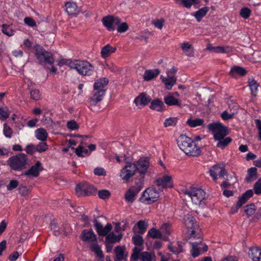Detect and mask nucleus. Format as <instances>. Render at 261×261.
Returning <instances> with one entry per match:
<instances>
[{
  "instance_id": "obj_43",
  "label": "nucleus",
  "mask_w": 261,
  "mask_h": 261,
  "mask_svg": "<svg viewBox=\"0 0 261 261\" xmlns=\"http://www.w3.org/2000/svg\"><path fill=\"white\" fill-rule=\"evenodd\" d=\"M2 27V31L4 34L8 36H12L14 35V31L12 29L11 25L3 24Z\"/></svg>"
},
{
  "instance_id": "obj_10",
  "label": "nucleus",
  "mask_w": 261,
  "mask_h": 261,
  "mask_svg": "<svg viewBox=\"0 0 261 261\" xmlns=\"http://www.w3.org/2000/svg\"><path fill=\"white\" fill-rule=\"evenodd\" d=\"M136 171L141 175H144L149 167V160L147 157H141L138 161L133 163Z\"/></svg>"
},
{
  "instance_id": "obj_61",
  "label": "nucleus",
  "mask_w": 261,
  "mask_h": 261,
  "mask_svg": "<svg viewBox=\"0 0 261 261\" xmlns=\"http://www.w3.org/2000/svg\"><path fill=\"white\" fill-rule=\"evenodd\" d=\"M67 127L70 130H75L79 128V125L75 120H72L67 122Z\"/></svg>"
},
{
  "instance_id": "obj_5",
  "label": "nucleus",
  "mask_w": 261,
  "mask_h": 261,
  "mask_svg": "<svg viewBox=\"0 0 261 261\" xmlns=\"http://www.w3.org/2000/svg\"><path fill=\"white\" fill-rule=\"evenodd\" d=\"M208 128L214 135V139H222L228 134V128L220 122L210 123L208 125Z\"/></svg>"
},
{
  "instance_id": "obj_22",
  "label": "nucleus",
  "mask_w": 261,
  "mask_h": 261,
  "mask_svg": "<svg viewBox=\"0 0 261 261\" xmlns=\"http://www.w3.org/2000/svg\"><path fill=\"white\" fill-rule=\"evenodd\" d=\"M229 75L234 79L245 75V68L239 66H233L229 72Z\"/></svg>"
},
{
  "instance_id": "obj_63",
  "label": "nucleus",
  "mask_w": 261,
  "mask_h": 261,
  "mask_svg": "<svg viewBox=\"0 0 261 261\" xmlns=\"http://www.w3.org/2000/svg\"><path fill=\"white\" fill-rule=\"evenodd\" d=\"M254 191L256 194L259 195L261 194V178L255 183L254 185Z\"/></svg>"
},
{
  "instance_id": "obj_64",
  "label": "nucleus",
  "mask_w": 261,
  "mask_h": 261,
  "mask_svg": "<svg viewBox=\"0 0 261 261\" xmlns=\"http://www.w3.org/2000/svg\"><path fill=\"white\" fill-rule=\"evenodd\" d=\"M227 104L230 111L234 112V113L239 108V105L236 102H233L232 100L228 101Z\"/></svg>"
},
{
  "instance_id": "obj_37",
  "label": "nucleus",
  "mask_w": 261,
  "mask_h": 261,
  "mask_svg": "<svg viewBox=\"0 0 261 261\" xmlns=\"http://www.w3.org/2000/svg\"><path fill=\"white\" fill-rule=\"evenodd\" d=\"M67 13L70 15H75L77 9V5L74 2H67L65 4Z\"/></svg>"
},
{
  "instance_id": "obj_12",
  "label": "nucleus",
  "mask_w": 261,
  "mask_h": 261,
  "mask_svg": "<svg viewBox=\"0 0 261 261\" xmlns=\"http://www.w3.org/2000/svg\"><path fill=\"white\" fill-rule=\"evenodd\" d=\"M136 171L133 163H128V164L122 169L120 176L123 180L128 181L135 175Z\"/></svg>"
},
{
  "instance_id": "obj_44",
  "label": "nucleus",
  "mask_w": 261,
  "mask_h": 261,
  "mask_svg": "<svg viewBox=\"0 0 261 261\" xmlns=\"http://www.w3.org/2000/svg\"><path fill=\"white\" fill-rule=\"evenodd\" d=\"M177 120L178 119L176 117H170L167 118L164 122V126L165 127L174 126L177 124Z\"/></svg>"
},
{
  "instance_id": "obj_20",
  "label": "nucleus",
  "mask_w": 261,
  "mask_h": 261,
  "mask_svg": "<svg viewBox=\"0 0 261 261\" xmlns=\"http://www.w3.org/2000/svg\"><path fill=\"white\" fill-rule=\"evenodd\" d=\"M151 98L145 93H141L134 100L136 106H145L150 102Z\"/></svg>"
},
{
  "instance_id": "obj_3",
  "label": "nucleus",
  "mask_w": 261,
  "mask_h": 261,
  "mask_svg": "<svg viewBox=\"0 0 261 261\" xmlns=\"http://www.w3.org/2000/svg\"><path fill=\"white\" fill-rule=\"evenodd\" d=\"M160 193L154 188H147L139 198V201L145 204H151L159 200Z\"/></svg>"
},
{
  "instance_id": "obj_11",
  "label": "nucleus",
  "mask_w": 261,
  "mask_h": 261,
  "mask_svg": "<svg viewBox=\"0 0 261 261\" xmlns=\"http://www.w3.org/2000/svg\"><path fill=\"white\" fill-rule=\"evenodd\" d=\"M77 71L82 75H91L94 70V67L90 63L85 61H80L78 62Z\"/></svg>"
},
{
  "instance_id": "obj_49",
  "label": "nucleus",
  "mask_w": 261,
  "mask_h": 261,
  "mask_svg": "<svg viewBox=\"0 0 261 261\" xmlns=\"http://www.w3.org/2000/svg\"><path fill=\"white\" fill-rule=\"evenodd\" d=\"M30 97L35 100H38L41 98L40 91L37 89H30Z\"/></svg>"
},
{
  "instance_id": "obj_23",
  "label": "nucleus",
  "mask_w": 261,
  "mask_h": 261,
  "mask_svg": "<svg viewBox=\"0 0 261 261\" xmlns=\"http://www.w3.org/2000/svg\"><path fill=\"white\" fill-rule=\"evenodd\" d=\"M149 106L150 109L158 112H162L165 110V106L164 102L159 98H156L150 101Z\"/></svg>"
},
{
  "instance_id": "obj_17",
  "label": "nucleus",
  "mask_w": 261,
  "mask_h": 261,
  "mask_svg": "<svg viewBox=\"0 0 261 261\" xmlns=\"http://www.w3.org/2000/svg\"><path fill=\"white\" fill-rule=\"evenodd\" d=\"M155 183L158 186L162 187L163 188L173 187L172 177L167 175L163 176L162 178H158L155 180Z\"/></svg>"
},
{
  "instance_id": "obj_59",
  "label": "nucleus",
  "mask_w": 261,
  "mask_h": 261,
  "mask_svg": "<svg viewBox=\"0 0 261 261\" xmlns=\"http://www.w3.org/2000/svg\"><path fill=\"white\" fill-rule=\"evenodd\" d=\"M117 25V31L120 33L125 32L129 28V26L126 22H120V24Z\"/></svg>"
},
{
  "instance_id": "obj_9",
  "label": "nucleus",
  "mask_w": 261,
  "mask_h": 261,
  "mask_svg": "<svg viewBox=\"0 0 261 261\" xmlns=\"http://www.w3.org/2000/svg\"><path fill=\"white\" fill-rule=\"evenodd\" d=\"M121 21V19L118 17L112 15H108L102 19L103 25L109 31H114L115 30L114 25L119 24Z\"/></svg>"
},
{
  "instance_id": "obj_25",
  "label": "nucleus",
  "mask_w": 261,
  "mask_h": 261,
  "mask_svg": "<svg viewBox=\"0 0 261 261\" xmlns=\"http://www.w3.org/2000/svg\"><path fill=\"white\" fill-rule=\"evenodd\" d=\"M180 46L187 56L190 57L194 56V49L191 44L189 42H184L180 44Z\"/></svg>"
},
{
  "instance_id": "obj_33",
  "label": "nucleus",
  "mask_w": 261,
  "mask_h": 261,
  "mask_svg": "<svg viewBox=\"0 0 261 261\" xmlns=\"http://www.w3.org/2000/svg\"><path fill=\"white\" fill-rule=\"evenodd\" d=\"M125 247L121 246H117L114 249L116 256L114 259L115 261L122 260L124 258Z\"/></svg>"
},
{
  "instance_id": "obj_58",
  "label": "nucleus",
  "mask_w": 261,
  "mask_h": 261,
  "mask_svg": "<svg viewBox=\"0 0 261 261\" xmlns=\"http://www.w3.org/2000/svg\"><path fill=\"white\" fill-rule=\"evenodd\" d=\"M80 60H74L71 61L70 60H66L65 64L68 65L69 67L71 69H74L77 70L79 62Z\"/></svg>"
},
{
  "instance_id": "obj_57",
  "label": "nucleus",
  "mask_w": 261,
  "mask_h": 261,
  "mask_svg": "<svg viewBox=\"0 0 261 261\" xmlns=\"http://www.w3.org/2000/svg\"><path fill=\"white\" fill-rule=\"evenodd\" d=\"M36 147L37 151L41 153L46 151L48 146L45 142H40Z\"/></svg>"
},
{
  "instance_id": "obj_14",
  "label": "nucleus",
  "mask_w": 261,
  "mask_h": 261,
  "mask_svg": "<svg viewBox=\"0 0 261 261\" xmlns=\"http://www.w3.org/2000/svg\"><path fill=\"white\" fill-rule=\"evenodd\" d=\"M43 170V168L41 163L40 161H38L34 165L32 166L31 168L23 174L29 176L37 177L39 176L40 172Z\"/></svg>"
},
{
  "instance_id": "obj_2",
  "label": "nucleus",
  "mask_w": 261,
  "mask_h": 261,
  "mask_svg": "<svg viewBox=\"0 0 261 261\" xmlns=\"http://www.w3.org/2000/svg\"><path fill=\"white\" fill-rule=\"evenodd\" d=\"M28 158L24 153H19L10 157L8 160V164L15 171H21L27 168Z\"/></svg>"
},
{
  "instance_id": "obj_16",
  "label": "nucleus",
  "mask_w": 261,
  "mask_h": 261,
  "mask_svg": "<svg viewBox=\"0 0 261 261\" xmlns=\"http://www.w3.org/2000/svg\"><path fill=\"white\" fill-rule=\"evenodd\" d=\"M210 175L213 177L214 180H216L218 176L224 178L227 172L223 166H220L219 165L213 166L210 170Z\"/></svg>"
},
{
  "instance_id": "obj_27",
  "label": "nucleus",
  "mask_w": 261,
  "mask_h": 261,
  "mask_svg": "<svg viewBox=\"0 0 261 261\" xmlns=\"http://www.w3.org/2000/svg\"><path fill=\"white\" fill-rule=\"evenodd\" d=\"M202 239L200 238H198V241L196 242H190L192 248L191 250V255L193 257H196L200 255V250L198 248V246L201 244Z\"/></svg>"
},
{
  "instance_id": "obj_15",
  "label": "nucleus",
  "mask_w": 261,
  "mask_h": 261,
  "mask_svg": "<svg viewBox=\"0 0 261 261\" xmlns=\"http://www.w3.org/2000/svg\"><path fill=\"white\" fill-rule=\"evenodd\" d=\"M247 255L252 261H261V248L256 246L248 248Z\"/></svg>"
},
{
  "instance_id": "obj_53",
  "label": "nucleus",
  "mask_w": 261,
  "mask_h": 261,
  "mask_svg": "<svg viewBox=\"0 0 261 261\" xmlns=\"http://www.w3.org/2000/svg\"><path fill=\"white\" fill-rule=\"evenodd\" d=\"M141 252V249L139 248L135 247L133 249V253L131 255V259L133 261H138V259L140 258V255Z\"/></svg>"
},
{
  "instance_id": "obj_51",
  "label": "nucleus",
  "mask_w": 261,
  "mask_h": 261,
  "mask_svg": "<svg viewBox=\"0 0 261 261\" xmlns=\"http://www.w3.org/2000/svg\"><path fill=\"white\" fill-rule=\"evenodd\" d=\"M245 204V193H243L240 197L239 198V200L237 201L236 210L232 212V213H235L237 212L238 209H239L241 206Z\"/></svg>"
},
{
  "instance_id": "obj_35",
  "label": "nucleus",
  "mask_w": 261,
  "mask_h": 261,
  "mask_svg": "<svg viewBox=\"0 0 261 261\" xmlns=\"http://www.w3.org/2000/svg\"><path fill=\"white\" fill-rule=\"evenodd\" d=\"M248 176L246 178V180L248 182H252L256 180L257 177V169L255 167H251L248 169Z\"/></svg>"
},
{
  "instance_id": "obj_55",
  "label": "nucleus",
  "mask_w": 261,
  "mask_h": 261,
  "mask_svg": "<svg viewBox=\"0 0 261 261\" xmlns=\"http://www.w3.org/2000/svg\"><path fill=\"white\" fill-rule=\"evenodd\" d=\"M98 195L100 199H108L111 195L110 192L107 190H102L98 192Z\"/></svg>"
},
{
  "instance_id": "obj_1",
  "label": "nucleus",
  "mask_w": 261,
  "mask_h": 261,
  "mask_svg": "<svg viewBox=\"0 0 261 261\" xmlns=\"http://www.w3.org/2000/svg\"><path fill=\"white\" fill-rule=\"evenodd\" d=\"M179 148L186 155L197 156L201 152L200 149L195 142L190 137L185 135H180L176 140Z\"/></svg>"
},
{
  "instance_id": "obj_21",
  "label": "nucleus",
  "mask_w": 261,
  "mask_h": 261,
  "mask_svg": "<svg viewBox=\"0 0 261 261\" xmlns=\"http://www.w3.org/2000/svg\"><path fill=\"white\" fill-rule=\"evenodd\" d=\"M106 94V90L100 89L97 90L93 94V95L90 97L89 102L91 105L95 106L98 102L101 101Z\"/></svg>"
},
{
  "instance_id": "obj_41",
  "label": "nucleus",
  "mask_w": 261,
  "mask_h": 261,
  "mask_svg": "<svg viewBox=\"0 0 261 261\" xmlns=\"http://www.w3.org/2000/svg\"><path fill=\"white\" fill-rule=\"evenodd\" d=\"M204 120L202 119L196 118L194 120L189 119L187 120V123L192 127H195L198 126L202 125Z\"/></svg>"
},
{
  "instance_id": "obj_50",
  "label": "nucleus",
  "mask_w": 261,
  "mask_h": 261,
  "mask_svg": "<svg viewBox=\"0 0 261 261\" xmlns=\"http://www.w3.org/2000/svg\"><path fill=\"white\" fill-rule=\"evenodd\" d=\"M256 210V207L253 203L246 206V214L248 216L254 214Z\"/></svg>"
},
{
  "instance_id": "obj_40",
  "label": "nucleus",
  "mask_w": 261,
  "mask_h": 261,
  "mask_svg": "<svg viewBox=\"0 0 261 261\" xmlns=\"http://www.w3.org/2000/svg\"><path fill=\"white\" fill-rule=\"evenodd\" d=\"M147 236L153 239H161L163 234L160 230L155 228H152L149 230Z\"/></svg>"
},
{
  "instance_id": "obj_6",
  "label": "nucleus",
  "mask_w": 261,
  "mask_h": 261,
  "mask_svg": "<svg viewBox=\"0 0 261 261\" xmlns=\"http://www.w3.org/2000/svg\"><path fill=\"white\" fill-rule=\"evenodd\" d=\"M183 193L191 197L195 204H199L205 196V192L200 188H193L190 190H184Z\"/></svg>"
},
{
  "instance_id": "obj_26",
  "label": "nucleus",
  "mask_w": 261,
  "mask_h": 261,
  "mask_svg": "<svg viewBox=\"0 0 261 261\" xmlns=\"http://www.w3.org/2000/svg\"><path fill=\"white\" fill-rule=\"evenodd\" d=\"M160 73L158 69L146 70L144 72L143 79L145 81H149L158 76Z\"/></svg>"
},
{
  "instance_id": "obj_39",
  "label": "nucleus",
  "mask_w": 261,
  "mask_h": 261,
  "mask_svg": "<svg viewBox=\"0 0 261 261\" xmlns=\"http://www.w3.org/2000/svg\"><path fill=\"white\" fill-rule=\"evenodd\" d=\"M90 249L95 252L99 258H101L104 257L100 246L96 242L91 244Z\"/></svg>"
},
{
  "instance_id": "obj_31",
  "label": "nucleus",
  "mask_w": 261,
  "mask_h": 261,
  "mask_svg": "<svg viewBox=\"0 0 261 261\" xmlns=\"http://www.w3.org/2000/svg\"><path fill=\"white\" fill-rule=\"evenodd\" d=\"M164 100L165 103L169 106H181V103L179 100L172 95H167L165 96Z\"/></svg>"
},
{
  "instance_id": "obj_42",
  "label": "nucleus",
  "mask_w": 261,
  "mask_h": 261,
  "mask_svg": "<svg viewBox=\"0 0 261 261\" xmlns=\"http://www.w3.org/2000/svg\"><path fill=\"white\" fill-rule=\"evenodd\" d=\"M217 140L218 142L217 144V146L221 149H223L231 142L232 139L230 137H224L222 139H218Z\"/></svg>"
},
{
  "instance_id": "obj_24",
  "label": "nucleus",
  "mask_w": 261,
  "mask_h": 261,
  "mask_svg": "<svg viewBox=\"0 0 261 261\" xmlns=\"http://www.w3.org/2000/svg\"><path fill=\"white\" fill-rule=\"evenodd\" d=\"M248 87L251 92L252 96L255 97L257 96L259 84L253 78H249L248 80Z\"/></svg>"
},
{
  "instance_id": "obj_29",
  "label": "nucleus",
  "mask_w": 261,
  "mask_h": 261,
  "mask_svg": "<svg viewBox=\"0 0 261 261\" xmlns=\"http://www.w3.org/2000/svg\"><path fill=\"white\" fill-rule=\"evenodd\" d=\"M122 238V234L120 233L116 236L113 232H110L106 237L105 242L114 244L120 241Z\"/></svg>"
},
{
  "instance_id": "obj_36",
  "label": "nucleus",
  "mask_w": 261,
  "mask_h": 261,
  "mask_svg": "<svg viewBox=\"0 0 261 261\" xmlns=\"http://www.w3.org/2000/svg\"><path fill=\"white\" fill-rule=\"evenodd\" d=\"M35 136L37 139L44 142L46 140L48 134L44 128H39L36 130Z\"/></svg>"
},
{
  "instance_id": "obj_19",
  "label": "nucleus",
  "mask_w": 261,
  "mask_h": 261,
  "mask_svg": "<svg viewBox=\"0 0 261 261\" xmlns=\"http://www.w3.org/2000/svg\"><path fill=\"white\" fill-rule=\"evenodd\" d=\"M82 239L86 242H95L97 241L96 235L92 229H84L81 233Z\"/></svg>"
},
{
  "instance_id": "obj_30",
  "label": "nucleus",
  "mask_w": 261,
  "mask_h": 261,
  "mask_svg": "<svg viewBox=\"0 0 261 261\" xmlns=\"http://www.w3.org/2000/svg\"><path fill=\"white\" fill-rule=\"evenodd\" d=\"M210 8L208 7H204L196 11L193 15L198 22L201 21L202 18L206 15Z\"/></svg>"
},
{
  "instance_id": "obj_18",
  "label": "nucleus",
  "mask_w": 261,
  "mask_h": 261,
  "mask_svg": "<svg viewBox=\"0 0 261 261\" xmlns=\"http://www.w3.org/2000/svg\"><path fill=\"white\" fill-rule=\"evenodd\" d=\"M140 191V189L138 187H130L124 195V199L127 202L133 203Z\"/></svg>"
},
{
  "instance_id": "obj_54",
  "label": "nucleus",
  "mask_w": 261,
  "mask_h": 261,
  "mask_svg": "<svg viewBox=\"0 0 261 261\" xmlns=\"http://www.w3.org/2000/svg\"><path fill=\"white\" fill-rule=\"evenodd\" d=\"M174 1L176 4L187 8H190L192 5L190 0H174Z\"/></svg>"
},
{
  "instance_id": "obj_56",
  "label": "nucleus",
  "mask_w": 261,
  "mask_h": 261,
  "mask_svg": "<svg viewBox=\"0 0 261 261\" xmlns=\"http://www.w3.org/2000/svg\"><path fill=\"white\" fill-rule=\"evenodd\" d=\"M160 231H161L162 234H169L170 233V224L168 223H164L160 227Z\"/></svg>"
},
{
  "instance_id": "obj_34",
  "label": "nucleus",
  "mask_w": 261,
  "mask_h": 261,
  "mask_svg": "<svg viewBox=\"0 0 261 261\" xmlns=\"http://www.w3.org/2000/svg\"><path fill=\"white\" fill-rule=\"evenodd\" d=\"M109 83V80L106 77L101 78L97 80L94 84V89L95 90H99L103 88Z\"/></svg>"
},
{
  "instance_id": "obj_8",
  "label": "nucleus",
  "mask_w": 261,
  "mask_h": 261,
  "mask_svg": "<svg viewBox=\"0 0 261 261\" xmlns=\"http://www.w3.org/2000/svg\"><path fill=\"white\" fill-rule=\"evenodd\" d=\"M184 221L185 226L188 229L190 237L195 238V229L198 228V224L195 218L190 214H187L184 217Z\"/></svg>"
},
{
  "instance_id": "obj_60",
  "label": "nucleus",
  "mask_w": 261,
  "mask_h": 261,
  "mask_svg": "<svg viewBox=\"0 0 261 261\" xmlns=\"http://www.w3.org/2000/svg\"><path fill=\"white\" fill-rule=\"evenodd\" d=\"M234 115V112H231L230 113H228L227 111H224L221 114V116L223 120H227L232 119Z\"/></svg>"
},
{
  "instance_id": "obj_46",
  "label": "nucleus",
  "mask_w": 261,
  "mask_h": 261,
  "mask_svg": "<svg viewBox=\"0 0 261 261\" xmlns=\"http://www.w3.org/2000/svg\"><path fill=\"white\" fill-rule=\"evenodd\" d=\"M10 112L7 107H0V119L5 120L9 118Z\"/></svg>"
},
{
  "instance_id": "obj_52",
  "label": "nucleus",
  "mask_w": 261,
  "mask_h": 261,
  "mask_svg": "<svg viewBox=\"0 0 261 261\" xmlns=\"http://www.w3.org/2000/svg\"><path fill=\"white\" fill-rule=\"evenodd\" d=\"M132 241L134 244L137 246H141L144 242L142 237L139 234H136L133 236Z\"/></svg>"
},
{
  "instance_id": "obj_13",
  "label": "nucleus",
  "mask_w": 261,
  "mask_h": 261,
  "mask_svg": "<svg viewBox=\"0 0 261 261\" xmlns=\"http://www.w3.org/2000/svg\"><path fill=\"white\" fill-rule=\"evenodd\" d=\"M93 222L95 229L100 236H107L112 229V225L111 223H107L106 226L103 227L96 219H95Z\"/></svg>"
},
{
  "instance_id": "obj_32",
  "label": "nucleus",
  "mask_w": 261,
  "mask_h": 261,
  "mask_svg": "<svg viewBox=\"0 0 261 261\" xmlns=\"http://www.w3.org/2000/svg\"><path fill=\"white\" fill-rule=\"evenodd\" d=\"M169 78L163 77L161 76L162 82L166 86V88L168 90H171L174 85L176 84V78L175 76L168 77Z\"/></svg>"
},
{
  "instance_id": "obj_28",
  "label": "nucleus",
  "mask_w": 261,
  "mask_h": 261,
  "mask_svg": "<svg viewBox=\"0 0 261 261\" xmlns=\"http://www.w3.org/2000/svg\"><path fill=\"white\" fill-rule=\"evenodd\" d=\"M116 47H112L110 44H107L101 48V56L103 58L109 57L112 53L115 52Z\"/></svg>"
},
{
  "instance_id": "obj_4",
  "label": "nucleus",
  "mask_w": 261,
  "mask_h": 261,
  "mask_svg": "<svg viewBox=\"0 0 261 261\" xmlns=\"http://www.w3.org/2000/svg\"><path fill=\"white\" fill-rule=\"evenodd\" d=\"M35 56L39 61V63L42 64L43 63L53 65L54 63V59L50 52L46 50L44 48L39 45L35 46Z\"/></svg>"
},
{
  "instance_id": "obj_62",
  "label": "nucleus",
  "mask_w": 261,
  "mask_h": 261,
  "mask_svg": "<svg viewBox=\"0 0 261 261\" xmlns=\"http://www.w3.org/2000/svg\"><path fill=\"white\" fill-rule=\"evenodd\" d=\"M18 191H19V193L23 196H27L28 194H29V189L23 186V185H20L19 188H18Z\"/></svg>"
},
{
  "instance_id": "obj_7",
  "label": "nucleus",
  "mask_w": 261,
  "mask_h": 261,
  "mask_svg": "<svg viewBox=\"0 0 261 261\" xmlns=\"http://www.w3.org/2000/svg\"><path fill=\"white\" fill-rule=\"evenodd\" d=\"M76 193L78 196L93 195L96 192V189L87 182L80 183L75 187Z\"/></svg>"
},
{
  "instance_id": "obj_48",
  "label": "nucleus",
  "mask_w": 261,
  "mask_h": 261,
  "mask_svg": "<svg viewBox=\"0 0 261 261\" xmlns=\"http://www.w3.org/2000/svg\"><path fill=\"white\" fill-rule=\"evenodd\" d=\"M3 133L5 136L8 138H11L13 135V130L6 123L4 124Z\"/></svg>"
},
{
  "instance_id": "obj_45",
  "label": "nucleus",
  "mask_w": 261,
  "mask_h": 261,
  "mask_svg": "<svg viewBox=\"0 0 261 261\" xmlns=\"http://www.w3.org/2000/svg\"><path fill=\"white\" fill-rule=\"evenodd\" d=\"M232 50V48L230 46H214V52L216 53H227Z\"/></svg>"
},
{
  "instance_id": "obj_38",
  "label": "nucleus",
  "mask_w": 261,
  "mask_h": 261,
  "mask_svg": "<svg viewBox=\"0 0 261 261\" xmlns=\"http://www.w3.org/2000/svg\"><path fill=\"white\" fill-rule=\"evenodd\" d=\"M140 259L141 261H155V256L153 253L144 251L140 253Z\"/></svg>"
},
{
  "instance_id": "obj_47",
  "label": "nucleus",
  "mask_w": 261,
  "mask_h": 261,
  "mask_svg": "<svg viewBox=\"0 0 261 261\" xmlns=\"http://www.w3.org/2000/svg\"><path fill=\"white\" fill-rule=\"evenodd\" d=\"M136 225L139 229V231L138 232L140 234H143L147 229L148 224L144 221L140 220L137 222Z\"/></svg>"
}]
</instances>
